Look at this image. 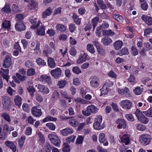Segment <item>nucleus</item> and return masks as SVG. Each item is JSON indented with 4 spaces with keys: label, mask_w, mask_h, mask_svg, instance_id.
I'll return each instance as SVG.
<instances>
[{
    "label": "nucleus",
    "mask_w": 152,
    "mask_h": 152,
    "mask_svg": "<svg viewBox=\"0 0 152 152\" xmlns=\"http://www.w3.org/2000/svg\"><path fill=\"white\" fill-rule=\"evenodd\" d=\"M102 117L101 115H98L94 119V122L93 124L94 128L99 130L102 129L105 127V125L102 124Z\"/></svg>",
    "instance_id": "1"
},
{
    "label": "nucleus",
    "mask_w": 152,
    "mask_h": 152,
    "mask_svg": "<svg viewBox=\"0 0 152 152\" xmlns=\"http://www.w3.org/2000/svg\"><path fill=\"white\" fill-rule=\"evenodd\" d=\"M135 114L140 121L144 124H147L148 123L149 121L148 119L137 109L136 110Z\"/></svg>",
    "instance_id": "2"
},
{
    "label": "nucleus",
    "mask_w": 152,
    "mask_h": 152,
    "mask_svg": "<svg viewBox=\"0 0 152 152\" xmlns=\"http://www.w3.org/2000/svg\"><path fill=\"white\" fill-rule=\"evenodd\" d=\"M151 140V136L147 134H142L140 136L139 140L143 145L146 146L150 144Z\"/></svg>",
    "instance_id": "3"
},
{
    "label": "nucleus",
    "mask_w": 152,
    "mask_h": 152,
    "mask_svg": "<svg viewBox=\"0 0 152 152\" xmlns=\"http://www.w3.org/2000/svg\"><path fill=\"white\" fill-rule=\"evenodd\" d=\"M48 137L52 144L57 147L60 146L61 141L58 136L54 134H50L48 135Z\"/></svg>",
    "instance_id": "4"
},
{
    "label": "nucleus",
    "mask_w": 152,
    "mask_h": 152,
    "mask_svg": "<svg viewBox=\"0 0 152 152\" xmlns=\"http://www.w3.org/2000/svg\"><path fill=\"white\" fill-rule=\"evenodd\" d=\"M2 103L4 108L5 110H9L11 107L12 103L9 97L4 96L2 98Z\"/></svg>",
    "instance_id": "5"
},
{
    "label": "nucleus",
    "mask_w": 152,
    "mask_h": 152,
    "mask_svg": "<svg viewBox=\"0 0 152 152\" xmlns=\"http://www.w3.org/2000/svg\"><path fill=\"white\" fill-rule=\"evenodd\" d=\"M91 86L93 88H97L99 85V78L96 76H91L90 78Z\"/></svg>",
    "instance_id": "6"
},
{
    "label": "nucleus",
    "mask_w": 152,
    "mask_h": 152,
    "mask_svg": "<svg viewBox=\"0 0 152 152\" xmlns=\"http://www.w3.org/2000/svg\"><path fill=\"white\" fill-rule=\"evenodd\" d=\"M38 107L34 106L32 107L31 109L32 114L34 117H39L42 115V112L41 109L39 108Z\"/></svg>",
    "instance_id": "7"
},
{
    "label": "nucleus",
    "mask_w": 152,
    "mask_h": 152,
    "mask_svg": "<svg viewBox=\"0 0 152 152\" xmlns=\"http://www.w3.org/2000/svg\"><path fill=\"white\" fill-rule=\"evenodd\" d=\"M12 64V60L10 56L9 55H7L4 60L3 66L5 68L10 67Z\"/></svg>",
    "instance_id": "8"
},
{
    "label": "nucleus",
    "mask_w": 152,
    "mask_h": 152,
    "mask_svg": "<svg viewBox=\"0 0 152 152\" xmlns=\"http://www.w3.org/2000/svg\"><path fill=\"white\" fill-rule=\"evenodd\" d=\"M50 73L54 78H58L61 75L62 71L60 68H57L55 69L51 70Z\"/></svg>",
    "instance_id": "9"
},
{
    "label": "nucleus",
    "mask_w": 152,
    "mask_h": 152,
    "mask_svg": "<svg viewBox=\"0 0 152 152\" xmlns=\"http://www.w3.org/2000/svg\"><path fill=\"white\" fill-rule=\"evenodd\" d=\"M121 103L122 107L125 109H129L132 106V103L129 100H123Z\"/></svg>",
    "instance_id": "10"
},
{
    "label": "nucleus",
    "mask_w": 152,
    "mask_h": 152,
    "mask_svg": "<svg viewBox=\"0 0 152 152\" xmlns=\"http://www.w3.org/2000/svg\"><path fill=\"white\" fill-rule=\"evenodd\" d=\"M122 133L120 134V138L121 141L126 145H127L129 143V137L128 134H124L122 136Z\"/></svg>",
    "instance_id": "11"
},
{
    "label": "nucleus",
    "mask_w": 152,
    "mask_h": 152,
    "mask_svg": "<svg viewBox=\"0 0 152 152\" xmlns=\"http://www.w3.org/2000/svg\"><path fill=\"white\" fill-rule=\"evenodd\" d=\"M116 123L118 124L117 127L118 129L126 128V124L125 121L123 119H119L116 121Z\"/></svg>",
    "instance_id": "12"
},
{
    "label": "nucleus",
    "mask_w": 152,
    "mask_h": 152,
    "mask_svg": "<svg viewBox=\"0 0 152 152\" xmlns=\"http://www.w3.org/2000/svg\"><path fill=\"white\" fill-rule=\"evenodd\" d=\"M15 27L16 29L20 31L24 30L26 29L23 23V21L17 22Z\"/></svg>",
    "instance_id": "13"
},
{
    "label": "nucleus",
    "mask_w": 152,
    "mask_h": 152,
    "mask_svg": "<svg viewBox=\"0 0 152 152\" xmlns=\"http://www.w3.org/2000/svg\"><path fill=\"white\" fill-rule=\"evenodd\" d=\"M142 19L147 25H152V18L150 16L143 15L141 16Z\"/></svg>",
    "instance_id": "14"
},
{
    "label": "nucleus",
    "mask_w": 152,
    "mask_h": 152,
    "mask_svg": "<svg viewBox=\"0 0 152 152\" xmlns=\"http://www.w3.org/2000/svg\"><path fill=\"white\" fill-rule=\"evenodd\" d=\"M37 88L39 90V91L40 92L43 94H46L49 93V89L44 85L38 84L37 85Z\"/></svg>",
    "instance_id": "15"
},
{
    "label": "nucleus",
    "mask_w": 152,
    "mask_h": 152,
    "mask_svg": "<svg viewBox=\"0 0 152 152\" xmlns=\"http://www.w3.org/2000/svg\"><path fill=\"white\" fill-rule=\"evenodd\" d=\"M118 93L121 95H125L126 96H130L129 89L127 87L124 89L118 88Z\"/></svg>",
    "instance_id": "16"
},
{
    "label": "nucleus",
    "mask_w": 152,
    "mask_h": 152,
    "mask_svg": "<svg viewBox=\"0 0 152 152\" xmlns=\"http://www.w3.org/2000/svg\"><path fill=\"white\" fill-rule=\"evenodd\" d=\"M60 132L62 135L66 136L72 133L73 131L72 128L67 127L62 129Z\"/></svg>",
    "instance_id": "17"
},
{
    "label": "nucleus",
    "mask_w": 152,
    "mask_h": 152,
    "mask_svg": "<svg viewBox=\"0 0 152 152\" xmlns=\"http://www.w3.org/2000/svg\"><path fill=\"white\" fill-rule=\"evenodd\" d=\"M105 134L104 133H101L99 134V140L101 143H102L104 145H107L108 142L105 140Z\"/></svg>",
    "instance_id": "18"
},
{
    "label": "nucleus",
    "mask_w": 152,
    "mask_h": 152,
    "mask_svg": "<svg viewBox=\"0 0 152 152\" xmlns=\"http://www.w3.org/2000/svg\"><path fill=\"white\" fill-rule=\"evenodd\" d=\"M57 31L58 32H64L66 30V27L62 24H57L55 27Z\"/></svg>",
    "instance_id": "19"
},
{
    "label": "nucleus",
    "mask_w": 152,
    "mask_h": 152,
    "mask_svg": "<svg viewBox=\"0 0 152 152\" xmlns=\"http://www.w3.org/2000/svg\"><path fill=\"white\" fill-rule=\"evenodd\" d=\"M6 145L9 147L13 152H15L16 151V147L14 143L12 142L7 141L5 142Z\"/></svg>",
    "instance_id": "20"
},
{
    "label": "nucleus",
    "mask_w": 152,
    "mask_h": 152,
    "mask_svg": "<svg viewBox=\"0 0 152 152\" xmlns=\"http://www.w3.org/2000/svg\"><path fill=\"white\" fill-rule=\"evenodd\" d=\"M112 40L110 38L105 37L103 38L101 40V42L104 45L107 46L109 45L112 42Z\"/></svg>",
    "instance_id": "21"
},
{
    "label": "nucleus",
    "mask_w": 152,
    "mask_h": 152,
    "mask_svg": "<svg viewBox=\"0 0 152 152\" xmlns=\"http://www.w3.org/2000/svg\"><path fill=\"white\" fill-rule=\"evenodd\" d=\"M87 56V54L86 53H84L83 54H81L79 58L77 60V63L81 64L83 62L86 61L87 59L86 58Z\"/></svg>",
    "instance_id": "22"
},
{
    "label": "nucleus",
    "mask_w": 152,
    "mask_h": 152,
    "mask_svg": "<svg viewBox=\"0 0 152 152\" xmlns=\"http://www.w3.org/2000/svg\"><path fill=\"white\" fill-rule=\"evenodd\" d=\"M123 44V42L122 41L118 40L114 43L113 46L115 50H118L121 48Z\"/></svg>",
    "instance_id": "23"
},
{
    "label": "nucleus",
    "mask_w": 152,
    "mask_h": 152,
    "mask_svg": "<svg viewBox=\"0 0 152 152\" xmlns=\"http://www.w3.org/2000/svg\"><path fill=\"white\" fill-rule=\"evenodd\" d=\"M30 21L32 25L31 26V28L33 29L37 28L40 23L39 21L38 20L37 21L36 19L35 20L34 19H31Z\"/></svg>",
    "instance_id": "24"
},
{
    "label": "nucleus",
    "mask_w": 152,
    "mask_h": 152,
    "mask_svg": "<svg viewBox=\"0 0 152 152\" xmlns=\"http://www.w3.org/2000/svg\"><path fill=\"white\" fill-rule=\"evenodd\" d=\"M48 66L51 68H54L56 66V64L54 59L51 57L48 58Z\"/></svg>",
    "instance_id": "25"
},
{
    "label": "nucleus",
    "mask_w": 152,
    "mask_h": 152,
    "mask_svg": "<svg viewBox=\"0 0 152 152\" xmlns=\"http://www.w3.org/2000/svg\"><path fill=\"white\" fill-rule=\"evenodd\" d=\"M14 101L15 104L20 107L22 104V99L19 96H15Z\"/></svg>",
    "instance_id": "26"
},
{
    "label": "nucleus",
    "mask_w": 152,
    "mask_h": 152,
    "mask_svg": "<svg viewBox=\"0 0 152 152\" xmlns=\"http://www.w3.org/2000/svg\"><path fill=\"white\" fill-rule=\"evenodd\" d=\"M88 109L91 113H96L98 110V109L96 107L95 105H91L88 106Z\"/></svg>",
    "instance_id": "27"
},
{
    "label": "nucleus",
    "mask_w": 152,
    "mask_h": 152,
    "mask_svg": "<svg viewBox=\"0 0 152 152\" xmlns=\"http://www.w3.org/2000/svg\"><path fill=\"white\" fill-rule=\"evenodd\" d=\"M129 54L128 49L126 48H124L119 50L118 54L120 56H122L124 55H127Z\"/></svg>",
    "instance_id": "28"
},
{
    "label": "nucleus",
    "mask_w": 152,
    "mask_h": 152,
    "mask_svg": "<svg viewBox=\"0 0 152 152\" xmlns=\"http://www.w3.org/2000/svg\"><path fill=\"white\" fill-rule=\"evenodd\" d=\"M52 12V10L50 8H48L46 10L43 12L42 17L45 18L47 16H49Z\"/></svg>",
    "instance_id": "29"
},
{
    "label": "nucleus",
    "mask_w": 152,
    "mask_h": 152,
    "mask_svg": "<svg viewBox=\"0 0 152 152\" xmlns=\"http://www.w3.org/2000/svg\"><path fill=\"white\" fill-rule=\"evenodd\" d=\"M72 19L76 24L78 25L80 24L81 19L79 18L77 15L74 14L72 16Z\"/></svg>",
    "instance_id": "30"
},
{
    "label": "nucleus",
    "mask_w": 152,
    "mask_h": 152,
    "mask_svg": "<svg viewBox=\"0 0 152 152\" xmlns=\"http://www.w3.org/2000/svg\"><path fill=\"white\" fill-rule=\"evenodd\" d=\"M2 27L4 29H7L8 30L10 28L11 23L9 21L5 20L2 23Z\"/></svg>",
    "instance_id": "31"
},
{
    "label": "nucleus",
    "mask_w": 152,
    "mask_h": 152,
    "mask_svg": "<svg viewBox=\"0 0 152 152\" xmlns=\"http://www.w3.org/2000/svg\"><path fill=\"white\" fill-rule=\"evenodd\" d=\"M45 28L44 26H42L41 27L37 29L36 34L38 35H44L45 34Z\"/></svg>",
    "instance_id": "32"
},
{
    "label": "nucleus",
    "mask_w": 152,
    "mask_h": 152,
    "mask_svg": "<svg viewBox=\"0 0 152 152\" xmlns=\"http://www.w3.org/2000/svg\"><path fill=\"white\" fill-rule=\"evenodd\" d=\"M99 20V18L98 17H96L92 20L91 23L92 24L93 30H94L95 27L97 26Z\"/></svg>",
    "instance_id": "33"
},
{
    "label": "nucleus",
    "mask_w": 152,
    "mask_h": 152,
    "mask_svg": "<svg viewBox=\"0 0 152 152\" xmlns=\"http://www.w3.org/2000/svg\"><path fill=\"white\" fill-rule=\"evenodd\" d=\"M1 11L2 12H4L7 13H10L11 9L9 5L6 4L4 7L1 9Z\"/></svg>",
    "instance_id": "34"
},
{
    "label": "nucleus",
    "mask_w": 152,
    "mask_h": 152,
    "mask_svg": "<svg viewBox=\"0 0 152 152\" xmlns=\"http://www.w3.org/2000/svg\"><path fill=\"white\" fill-rule=\"evenodd\" d=\"M87 50L92 54L94 53L95 50L94 47L93 45L91 44H88L86 47Z\"/></svg>",
    "instance_id": "35"
},
{
    "label": "nucleus",
    "mask_w": 152,
    "mask_h": 152,
    "mask_svg": "<svg viewBox=\"0 0 152 152\" xmlns=\"http://www.w3.org/2000/svg\"><path fill=\"white\" fill-rule=\"evenodd\" d=\"M1 116L8 122H10L11 120L10 115L6 113H2Z\"/></svg>",
    "instance_id": "36"
},
{
    "label": "nucleus",
    "mask_w": 152,
    "mask_h": 152,
    "mask_svg": "<svg viewBox=\"0 0 152 152\" xmlns=\"http://www.w3.org/2000/svg\"><path fill=\"white\" fill-rule=\"evenodd\" d=\"M57 120V118L53 117L50 116H48L42 120L43 122H45L49 121H56Z\"/></svg>",
    "instance_id": "37"
},
{
    "label": "nucleus",
    "mask_w": 152,
    "mask_h": 152,
    "mask_svg": "<svg viewBox=\"0 0 152 152\" xmlns=\"http://www.w3.org/2000/svg\"><path fill=\"white\" fill-rule=\"evenodd\" d=\"M143 90V88H141L140 87H136L133 90L134 93L137 95L140 94Z\"/></svg>",
    "instance_id": "38"
},
{
    "label": "nucleus",
    "mask_w": 152,
    "mask_h": 152,
    "mask_svg": "<svg viewBox=\"0 0 152 152\" xmlns=\"http://www.w3.org/2000/svg\"><path fill=\"white\" fill-rule=\"evenodd\" d=\"M40 80L41 81H45L47 82H49L50 80V77L46 75H42L39 78Z\"/></svg>",
    "instance_id": "39"
},
{
    "label": "nucleus",
    "mask_w": 152,
    "mask_h": 152,
    "mask_svg": "<svg viewBox=\"0 0 152 152\" xmlns=\"http://www.w3.org/2000/svg\"><path fill=\"white\" fill-rule=\"evenodd\" d=\"M113 17L119 23H121L123 22V19L121 15H113Z\"/></svg>",
    "instance_id": "40"
},
{
    "label": "nucleus",
    "mask_w": 152,
    "mask_h": 152,
    "mask_svg": "<svg viewBox=\"0 0 152 152\" xmlns=\"http://www.w3.org/2000/svg\"><path fill=\"white\" fill-rule=\"evenodd\" d=\"M97 2L102 9H105L107 7L103 0H97Z\"/></svg>",
    "instance_id": "41"
},
{
    "label": "nucleus",
    "mask_w": 152,
    "mask_h": 152,
    "mask_svg": "<svg viewBox=\"0 0 152 152\" xmlns=\"http://www.w3.org/2000/svg\"><path fill=\"white\" fill-rule=\"evenodd\" d=\"M38 4L37 3L36 1H32L28 5V7L29 8L31 9H35L37 7Z\"/></svg>",
    "instance_id": "42"
},
{
    "label": "nucleus",
    "mask_w": 152,
    "mask_h": 152,
    "mask_svg": "<svg viewBox=\"0 0 152 152\" xmlns=\"http://www.w3.org/2000/svg\"><path fill=\"white\" fill-rule=\"evenodd\" d=\"M142 113L147 117L152 118V108H150L146 111H143Z\"/></svg>",
    "instance_id": "43"
},
{
    "label": "nucleus",
    "mask_w": 152,
    "mask_h": 152,
    "mask_svg": "<svg viewBox=\"0 0 152 152\" xmlns=\"http://www.w3.org/2000/svg\"><path fill=\"white\" fill-rule=\"evenodd\" d=\"M108 86L106 85H103L102 88L101 89V92L102 94H105L107 93L108 90L107 89Z\"/></svg>",
    "instance_id": "44"
},
{
    "label": "nucleus",
    "mask_w": 152,
    "mask_h": 152,
    "mask_svg": "<svg viewBox=\"0 0 152 152\" xmlns=\"http://www.w3.org/2000/svg\"><path fill=\"white\" fill-rule=\"evenodd\" d=\"M64 152H69L70 150L69 145L67 143H64V148L62 149Z\"/></svg>",
    "instance_id": "45"
},
{
    "label": "nucleus",
    "mask_w": 152,
    "mask_h": 152,
    "mask_svg": "<svg viewBox=\"0 0 152 152\" xmlns=\"http://www.w3.org/2000/svg\"><path fill=\"white\" fill-rule=\"evenodd\" d=\"M67 83L66 80H61L59 81L58 86L59 88H62L66 85Z\"/></svg>",
    "instance_id": "46"
},
{
    "label": "nucleus",
    "mask_w": 152,
    "mask_h": 152,
    "mask_svg": "<svg viewBox=\"0 0 152 152\" xmlns=\"http://www.w3.org/2000/svg\"><path fill=\"white\" fill-rule=\"evenodd\" d=\"M24 16L23 14H20L17 15L16 16V20L17 22L23 21V19Z\"/></svg>",
    "instance_id": "47"
},
{
    "label": "nucleus",
    "mask_w": 152,
    "mask_h": 152,
    "mask_svg": "<svg viewBox=\"0 0 152 152\" xmlns=\"http://www.w3.org/2000/svg\"><path fill=\"white\" fill-rule=\"evenodd\" d=\"M76 136L74 135H72L66 138V140L67 142L70 143L71 142H74L76 138Z\"/></svg>",
    "instance_id": "48"
},
{
    "label": "nucleus",
    "mask_w": 152,
    "mask_h": 152,
    "mask_svg": "<svg viewBox=\"0 0 152 152\" xmlns=\"http://www.w3.org/2000/svg\"><path fill=\"white\" fill-rule=\"evenodd\" d=\"M25 138V136H22L18 140V144L19 146H22L23 145Z\"/></svg>",
    "instance_id": "49"
},
{
    "label": "nucleus",
    "mask_w": 152,
    "mask_h": 152,
    "mask_svg": "<svg viewBox=\"0 0 152 152\" xmlns=\"http://www.w3.org/2000/svg\"><path fill=\"white\" fill-rule=\"evenodd\" d=\"M84 139V137L82 136H78L77 138L76 144H81L82 143Z\"/></svg>",
    "instance_id": "50"
},
{
    "label": "nucleus",
    "mask_w": 152,
    "mask_h": 152,
    "mask_svg": "<svg viewBox=\"0 0 152 152\" xmlns=\"http://www.w3.org/2000/svg\"><path fill=\"white\" fill-rule=\"evenodd\" d=\"M69 124L70 125L74 127L77 126L78 124V121L74 119L70 120Z\"/></svg>",
    "instance_id": "51"
},
{
    "label": "nucleus",
    "mask_w": 152,
    "mask_h": 152,
    "mask_svg": "<svg viewBox=\"0 0 152 152\" xmlns=\"http://www.w3.org/2000/svg\"><path fill=\"white\" fill-rule=\"evenodd\" d=\"M35 73V70L33 68L28 69L27 72V75L28 76H32L34 75Z\"/></svg>",
    "instance_id": "52"
},
{
    "label": "nucleus",
    "mask_w": 152,
    "mask_h": 152,
    "mask_svg": "<svg viewBox=\"0 0 152 152\" xmlns=\"http://www.w3.org/2000/svg\"><path fill=\"white\" fill-rule=\"evenodd\" d=\"M136 127L137 130L140 131H144L146 129L145 126L141 124H137Z\"/></svg>",
    "instance_id": "53"
},
{
    "label": "nucleus",
    "mask_w": 152,
    "mask_h": 152,
    "mask_svg": "<svg viewBox=\"0 0 152 152\" xmlns=\"http://www.w3.org/2000/svg\"><path fill=\"white\" fill-rule=\"evenodd\" d=\"M36 61L37 64L39 65H45L46 64L44 60H42L40 58H39L36 59Z\"/></svg>",
    "instance_id": "54"
},
{
    "label": "nucleus",
    "mask_w": 152,
    "mask_h": 152,
    "mask_svg": "<svg viewBox=\"0 0 152 152\" xmlns=\"http://www.w3.org/2000/svg\"><path fill=\"white\" fill-rule=\"evenodd\" d=\"M97 50L99 54L104 55L105 54V50L101 46L97 48Z\"/></svg>",
    "instance_id": "55"
},
{
    "label": "nucleus",
    "mask_w": 152,
    "mask_h": 152,
    "mask_svg": "<svg viewBox=\"0 0 152 152\" xmlns=\"http://www.w3.org/2000/svg\"><path fill=\"white\" fill-rule=\"evenodd\" d=\"M22 108L24 111L27 113L29 112L30 107L27 104L24 103L22 105Z\"/></svg>",
    "instance_id": "56"
},
{
    "label": "nucleus",
    "mask_w": 152,
    "mask_h": 152,
    "mask_svg": "<svg viewBox=\"0 0 152 152\" xmlns=\"http://www.w3.org/2000/svg\"><path fill=\"white\" fill-rule=\"evenodd\" d=\"M60 93L63 97L68 99H71L70 97L67 94V92L66 91L62 90L60 91Z\"/></svg>",
    "instance_id": "57"
},
{
    "label": "nucleus",
    "mask_w": 152,
    "mask_h": 152,
    "mask_svg": "<svg viewBox=\"0 0 152 152\" xmlns=\"http://www.w3.org/2000/svg\"><path fill=\"white\" fill-rule=\"evenodd\" d=\"M44 148L45 151H51L53 149L51 145L48 143H46Z\"/></svg>",
    "instance_id": "58"
},
{
    "label": "nucleus",
    "mask_w": 152,
    "mask_h": 152,
    "mask_svg": "<svg viewBox=\"0 0 152 152\" xmlns=\"http://www.w3.org/2000/svg\"><path fill=\"white\" fill-rule=\"evenodd\" d=\"M46 33L48 34L50 36H53L55 34V32L54 30L52 28L49 29L47 31Z\"/></svg>",
    "instance_id": "59"
},
{
    "label": "nucleus",
    "mask_w": 152,
    "mask_h": 152,
    "mask_svg": "<svg viewBox=\"0 0 152 152\" xmlns=\"http://www.w3.org/2000/svg\"><path fill=\"white\" fill-rule=\"evenodd\" d=\"M46 126L50 130H54L55 129V126L52 123H47L46 124Z\"/></svg>",
    "instance_id": "60"
},
{
    "label": "nucleus",
    "mask_w": 152,
    "mask_h": 152,
    "mask_svg": "<svg viewBox=\"0 0 152 152\" xmlns=\"http://www.w3.org/2000/svg\"><path fill=\"white\" fill-rule=\"evenodd\" d=\"M69 30L71 32H73L76 29V26L74 24H70L69 25Z\"/></svg>",
    "instance_id": "61"
},
{
    "label": "nucleus",
    "mask_w": 152,
    "mask_h": 152,
    "mask_svg": "<svg viewBox=\"0 0 152 152\" xmlns=\"http://www.w3.org/2000/svg\"><path fill=\"white\" fill-rule=\"evenodd\" d=\"M36 99L39 102H42L43 101V98L41 95L38 94L35 95Z\"/></svg>",
    "instance_id": "62"
},
{
    "label": "nucleus",
    "mask_w": 152,
    "mask_h": 152,
    "mask_svg": "<svg viewBox=\"0 0 152 152\" xmlns=\"http://www.w3.org/2000/svg\"><path fill=\"white\" fill-rule=\"evenodd\" d=\"M108 75L110 77L115 78L117 77V75L113 70L110 71L108 74Z\"/></svg>",
    "instance_id": "63"
},
{
    "label": "nucleus",
    "mask_w": 152,
    "mask_h": 152,
    "mask_svg": "<svg viewBox=\"0 0 152 152\" xmlns=\"http://www.w3.org/2000/svg\"><path fill=\"white\" fill-rule=\"evenodd\" d=\"M152 33V29L150 28H148L145 29L144 31V35L148 36Z\"/></svg>",
    "instance_id": "64"
}]
</instances>
